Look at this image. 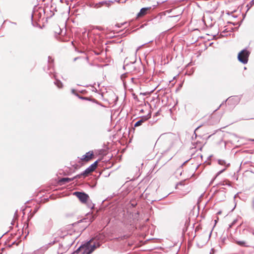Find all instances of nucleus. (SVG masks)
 Masks as SVG:
<instances>
[{
  "label": "nucleus",
  "instance_id": "obj_1",
  "mask_svg": "<svg viewBox=\"0 0 254 254\" xmlns=\"http://www.w3.org/2000/svg\"><path fill=\"white\" fill-rule=\"evenodd\" d=\"M95 240V239H92L85 245L78 248L77 251H80L81 249H84V251L83 254H90L92 253L96 249L99 248L101 244L99 242H93Z\"/></svg>",
  "mask_w": 254,
  "mask_h": 254
},
{
  "label": "nucleus",
  "instance_id": "obj_2",
  "mask_svg": "<svg viewBox=\"0 0 254 254\" xmlns=\"http://www.w3.org/2000/svg\"><path fill=\"white\" fill-rule=\"evenodd\" d=\"M250 55V52L246 49H244L240 52L238 55V59L244 64H247L249 57Z\"/></svg>",
  "mask_w": 254,
  "mask_h": 254
},
{
  "label": "nucleus",
  "instance_id": "obj_3",
  "mask_svg": "<svg viewBox=\"0 0 254 254\" xmlns=\"http://www.w3.org/2000/svg\"><path fill=\"white\" fill-rule=\"evenodd\" d=\"M173 156L172 155H168L166 152H163L158 161L157 162V165H159L161 166L165 165L169 161H170Z\"/></svg>",
  "mask_w": 254,
  "mask_h": 254
},
{
  "label": "nucleus",
  "instance_id": "obj_4",
  "mask_svg": "<svg viewBox=\"0 0 254 254\" xmlns=\"http://www.w3.org/2000/svg\"><path fill=\"white\" fill-rule=\"evenodd\" d=\"M98 161H95L93 164L87 168L83 173H82L80 175L76 176L75 177V178H80V176H83L84 177L88 176L90 173L94 171L96 169L98 165Z\"/></svg>",
  "mask_w": 254,
  "mask_h": 254
},
{
  "label": "nucleus",
  "instance_id": "obj_5",
  "mask_svg": "<svg viewBox=\"0 0 254 254\" xmlns=\"http://www.w3.org/2000/svg\"><path fill=\"white\" fill-rule=\"evenodd\" d=\"M73 194L83 203H86L89 198L88 195L84 192L75 191L73 193Z\"/></svg>",
  "mask_w": 254,
  "mask_h": 254
},
{
  "label": "nucleus",
  "instance_id": "obj_6",
  "mask_svg": "<svg viewBox=\"0 0 254 254\" xmlns=\"http://www.w3.org/2000/svg\"><path fill=\"white\" fill-rule=\"evenodd\" d=\"M94 157L93 152L91 151L87 152L85 155H83L80 160L82 162H87L92 160Z\"/></svg>",
  "mask_w": 254,
  "mask_h": 254
},
{
  "label": "nucleus",
  "instance_id": "obj_7",
  "mask_svg": "<svg viewBox=\"0 0 254 254\" xmlns=\"http://www.w3.org/2000/svg\"><path fill=\"white\" fill-rule=\"evenodd\" d=\"M150 9H151L150 7L141 8L140 9L139 12L137 14V17H142L144 15H146L148 11L149 10H150Z\"/></svg>",
  "mask_w": 254,
  "mask_h": 254
},
{
  "label": "nucleus",
  "instance_id": "obj_8",
  "mask_svg": "<svg viewBox=\"0 0 254 254\" xmlns=\"http://www.w3.org/2000/svg\"><path fill=\"white\" fill-rule=\"evenodd\" d=\"M74 178H75L74 177ZM73 179H74V178H63L59 181V183L60 185H63L65 184L66 183H68L73 181Z\"/></svg>",
  "mask_w": 254,
  "mask_h": 254
},
{
  "label": "nucleus",
  "instance_id": "obj_9",
  "mask_svg": "<svg viewBox=\"0 0 254 254\" xmlns=\"http://www.w3.org/2000/svg\"><path fill=\"white\" fill-rule=\"evenodd\" d=\"M235 243L241 247H248L249 246L247 245V242L245 240H235Z\"/></svg>",
  "mask_w": 254,
  "mask_h": 254
},
{
  "label": "nucleus",
  "instance_id": "obj_10",
  "mask_svg": "<svg viewBox=\"0 0 254 254\" xmlns=\"http://www.w3.org/2000/svg\"><path fill=\"white\" fill-rule=\"evenodd\" d=\"M147 120V119L146 118H142L141 119V120H139L138 121H137L134 125V127H138L140 125H142V124L145 122V121Z\"/></svg>",
  "mask_w": 254,
  "mask_h": 254
},
{
  "label": "nucleus",
  "instance_id": "obj_11",
  "mask_svg": "<svg viewBox=\"0 0 254 254\" xmlns=\"http://www.w3.org/2000/svg\"><path fill=\"white\" fill-rule=\"evenodd\" d=\"M56 84L59 88H62L63 87V84L60 81H57L56 82Z\"/></svg>",
  "mask_w": 254,
  "mask_h": 254
},
{
  "label": "nucleus",
  "instance_id": "obj_12",
  "mask_svg": "<svg viewBox=\"0 0 254 254\" xmlns=\"http://www.w3.org/2000/svg\"><path fill=\"white\" fill-rule=\"evenodd\" d=\"M48 224L49 226L52 227L53 225V222L52 219L50 218L49 220L48 221Z\"/></svg>",
  "mask_w": 254,
  "mask_h": 254
},
{
  "label": "nucleus",
  "instance_id": "obj_13",
  "mask_svg": "<svg viewBox=\"0 0 254 254\" xmlns=\"http://www.w3.org/2000/svg\"><path fill=\"white\" fill-rule=\"evenodd\" d=\"M184 182H180L179 184H178L176 186V188L177 189H179V186H184Z\"/></svg>",
  "mask_w": 254,
  "mask_h": 254
},
{
  "label": "nucleus",
  "instance_id": "obj_14",
  "mask_svg": "<svg viewBox=\"0 0 254 254\" xmlns=\"http://www.w3.org/2000/svg\"><path fill=\"white\" fill-rule=\"evenodd\" d=\"M252 207L254 209V199H253L252 203Z\"/></svg>",
  "mask_w": 254,
  "mask_h": 254
},
{
  "label": "nucleus",
  "instance_id": "obj_15",
  "mask_svg": "<svg viewBox=\"0 0 254 254\" xmlns=\"http://www.w3.org/2000/svg\"><path fill=\"white\" fill-rule=\"evenodd\" d=\"M99 108H100V107H99V106H97V107H96L95 108V109L96 110L97 112H98V110H98V109H99Z\"/></svg>",
  "mask_w": 254,
  "mask_h": 254
},
{
  "label": "nucleus",
  "instance_id": "obj_16",
  "mask_svg": "<svg viewBox=\"0 0 254 254\" xmlns=\"http://www.w3.org/2000/svg\"><path fill=\"white\" fill-rule=\"evenodd\" d=\"M42 0V1H45V0Z\"/></svg>",
  "mask_w": 254,
  "mask_h": 254
}]
</instances>
